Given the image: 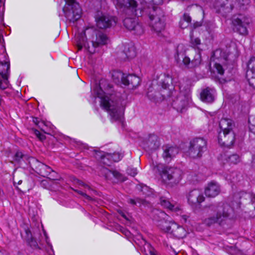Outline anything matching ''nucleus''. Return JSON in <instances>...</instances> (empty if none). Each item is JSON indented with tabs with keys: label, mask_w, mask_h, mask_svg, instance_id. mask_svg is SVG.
<instances>
[{
	"label": "nucleus",
	"mask_w": 255,
	"mask_h": 255,
	"mask_svg": "<svg viewBox=\"0 0 255 255\" xmlns=\"http://www.w3.org/2000/svg\"><path fill=\"white\" fill-rule=\"evenodd\" d=\"M112 89V85L106 80H101L95 90L101 99V107L109 112L113 120L123 123L124 110L121 103L120 94Z\"/></svg>",
	"instance_id": "f257e3e1"
},
{
	"label": "nucleus",
	"mask_w": 255,
	"mask_h": 255,
	"mask_svg": "<svg viewBox=\"0 0 255 255\" xmlns=\"http://www.w3.org/2000/svg\"><path fill=\"white\" fill-rule=\"evenodd\" d=\"M91 34V42L94 48L105 45L108 40L106 34L101 31L94 29L92 28H87L85 31L79 34L76 38L77 46L78 50L85 47L89 52L93 53L94 50L90 49L87 42L86 34Z\"/></svg>",
	"instance_id": "f03ea898"
},
{
	"label": "nucleus",
	"mask_w": 255,
	"mask_h": 255,
	"mask_svg": "<svg viewBox=\"0 0 255 255\" xmlns=\"http://www.w3.org/2000/svg\"><path fill=\"white\" fill-rule=\"evenodd\" d=\"M148 23L150 30L158 36H161L165 27V19L163 11L158 6L148 8Z\"/></svg>",
	"instance_id": "7ed1b4c3"
},
{
	"label": "nucleus",
	"mask_w": 255,
	"mask_h": 255,
	"mask_svg": "<svg viewBox=\"0 0 255 255\" xmlns=\"http://www.w3.org/2000/svg\"><path fill=\"white\" fill-rule=\"evenodd\" d=\"M209 209L213 211L215 214L209 215L203 220V223L208 227L216 223L221 225L222 222L230 216L233 211L229 205L223 203L211 205L209 206Z\"/></svg>",
	"instance_id": "20e7f679"
},
{
	"label": "nucleus",
	"mask_w": 255,
	"mask_h": 255,
	"mask_svg": "<svg viewBox=\"0 0 255 255\" xmlns=\"http://www.w3.org/2000/svg\"><path fill=\"white\" fill-rule=\"evenodd\" d=\"M179 93L176 90L171 92L170 97L172 106L178 112H184L188 104L190 94V86L188 84L180 82Z\"/></svg>",
	"instance_id": "39448f33"
},
{
	"label": "nucleus",
	"mask_w": 255,
	"mask_h": 255,
	"mask_svg": "<svg viewBox=\"0 0 255 255\" xmlns=\"http://www.w3.org/2000/svg\"><path fill=\"white\" fill-rule=\"evenodd\" d=\"M222 130L219 132L218 142L221 146L230 147L235 140V134L233 129L235 127L234 122L229 119H222L219 123Z\"/></svg>",
	"instance_id": "423d86ee"
},
{
	"label": "nucleus",
	"mask_w": 255,
	"mask_h": 255,
	"mask_svg": "<svg viewBox=\"0 0 255 255\" xmlns=\"http://www.w3.org/2000/svg\"><path fill=\"white\" fill-rule=\"evenodd\" d=\"M174 57L177 63L182 61L183 65L188 68H193L199 65L201 61V56L199 54H196L191 61L188 57L186 56L185 49L183 44L177 46Z\"/></svg>",
	"instance_id": "0eeeda50"
},
{
	"label": "nucleus",
	"mask_w": 255,
	"mask_h": 255,
	"mask_svg": "<svg viewBox=\"0 0 255 255\" xmlns=\"http://www.w3.org/2000/svg\"><path fill=\"white\" fill-rule=\"evenodd\" d=\"M207 149V141L203 137H196L190 142L189 155L193 158L200 157Z\"/></svg>",
	"instance_id": "6e6552de"
},
{
	"label": "nucleus",
	"mask_w": 255,
	"mask_h": 255,
	"mask_svg": "<svg viewBox=\"0 0 255 255\" xmlns=\"http://www.w3.org/2000/svg\"><path fill=\"white\" fill-rule=\"evenodd\" d=\"M67 6L64 8L65 15L70 22H74L80 18L82 10L76 0H65Z\"/></svg>",
	"instance_id": "1a4fd4ad"
},
{
	"label": "nucleus",
	"mask_w": 255,
	"mask_h": 255,
	"mask_svg": "<svg viewBox=\"0 0 255 255\" xmlns=\"http://www.w3.org/2000/svg\"><path fill=\"white\" fill-rule=\"evenodd\" d=\"M251 22V19L249 17L242 15L234 17L232 20L234 30L243 35L248 34V28Z\"/></svg>",
	"instance_id": "9d476101"
},
{
	"label": "nucleus",
	"mask_w": 255,
	"mask_h": 255,
	"mask_svg": "<svg viewBox=\"0 0 255 255\" xmlns=\"http://www.w3.org/2000/svg\"><path fill=\"white\" fill-rule=\"evenodd\" d=\"M166 78L167 79V84H165L164 87L162 86L160 91H154V96H152V91L148 89L147 96L150 100L156 103L170 97L172 91L167 89V86L169 85V80L170 82H172V78L169 75H167Z\"/></svg>",
	"instance_id": "9b49d317"
},
{
	"label": "nucleus",
	"mask_w": 255,
	"mask_h": 255,
	"mask_svg": "<svg viewBox=\"0 0 255 255\" xmlns=\"http://www.w3.org/2000/svg\"><path fill=\"white\" fill-rule=\"evenodd\" d=\"M117 8H124L126 15L134 16L136 14L137 3L134 0H111Z\"/></svg>",
	"instance_id": "f8f14e48"
},
{
	"label": "nucleus",
	"mask_w": 255,
	"mask_h": 255,
	"mask_svg": "<svg viewBox=\"0 0 255 255\" xmlns=\"http://www.w3.org/2000/svg\"><path fill=\"white\" fill-rule=\"evenodd\" d=\"M118 21L117 17L107 14L98 15L96 17L97 26L102 29L114 27Z\"/></svg>",
	"instance_id": "ddd939ff"
},
{
	"label": "nucleus",
	"mask_w": 255,
	"mask_h": 255,
	"mask_svg": "<svg viewBox=\"0 0 255 255\" xmlns=\"http://www.w3.org/2000/svg\"><path fill=\"white\" fill-rule=\"evenodd\" d=\"M182 171L178 168L166 167L163 168L161 176L171 183L177 184L182 179Z\"/></svg>",
	"instance_id": "4468645a"
},
{
	"label": "nucleus",
	"mask_w": 255,
	"mask_h": 255,
	"mask_svg": "<svg viewBox=\"0 0 255 255\" xmlns=\"http://www.w3.org/2000/svg\"><path fill=\"white\" fill-rule=\"evenodd\" d=\"M10 64L7 62L0 61V89L5 90L9 86L8 77Z\"/></svg>",
	"instance_id": "2eb2a0df"
},
{
	"label": "nucleus",
	"mask_w": 255,
	"mask_h": 255,
	"mask_svg": "<svg viewBox=\"0 0 255 255\" xmlns=\"http://www.w3.org/2000/svg\"><path fill=\"white\" fill-rule=\"evenodd\" d=\"M125 27L136 35H140L143 32V28L136 17H127L123 20Z\"/></svg>",
	"instance_id": "dca6fc26"
},
{
	"label": "nucleus",
	"mask_w": 255,
	"mask_h": 255,
	"mask_svg": "<svg viewBox=\"0 0 255 255\" xmlns=\"http://www.w3.org/2000/svg\"><path fill=\"white\" fill-rule=\"evenodd\" d=\"M187 199L189 204L194 207L203 202L205 198L201 190L195 189L189 192L187 195Z\"/></svg>",
	"instance_id": "f3484780"
},
{
	"label": "nucleus",
	"mask_w": 255,
	"mask_h": 255,
	"mask_svg": "<svg viewBox=\"0 0 255 255\" xmlns=\"http://www.w3.org/2000/svg\"><path fill=\"white\" fill-rule=\"evenodd\" d=\"M96 156L97 158H100L104 164L109 165V163L106 161V159L111 161L118 162L123 157V154L119 152L110 153L97 151L96 152Z\"/></svg>",
	"instance_id": "a211bd4d"
},
{
	"label": "nucleus",
	"mask_w": 255,
	"mask_h": 255,
	"mask_svg": "<svg viewBox=\"0 0 255 255\" xmlns=\"http://www.w3.org/2000/svg\"><path fill=\"white\" fill-rule=\"evenodd\" d=\"M162 157L167 162H169L179 152V148L176 146L168 145L163 146Z\"/></svg>",
	"instance_id": "6ab92c4d"
},
{
	"label": "nucleus",
	"mask_w": 255,
	"mask_h": 255,
	"mask_svg": "<svg viewBox=\"0 0 255 255\" xmlns=\"http://www.w3.org/2000/svg\"><path fill=\"white\" fill-rule=\"evenodd\" d=\"M221 192L220 185L215 182H211L205 189V194L208 197L214 198Z\"/></svg>",
	"instance_id": "aec40b11"
},
{
	"label": "nucleus",
	"mask_w": 255,
	"mask_h": 255,
	"mask_svg": "<svg viewBox=\"0 0 255 255\" xmlns=\"http://www.w3.org/2000/svg\"><path fill=\"white\" fill-rule=\"evenodd\" d=\"M21 236L26 242L28 246L33 249L38 248V245L36 240L33 237L29 229L27 228L24 229L23 233H21Z\"/></svg>",
	"instance_id": "412c9836"
},
{
	"label": "nucleus",
	"mask_w": 255,
	"mask_h": 255,
	"mask_svg": "<svg viewBox=\"0 0 255 255\" xmlns=\"http://www.w3.org/2000/svg\"><path fill=\"white\" fill-rule=\"evenodd\" d=\"M159 203L163 207L173 212H176L181 210L180 206L178 204L171 203L169 199L165 196L160 197Z\"/></svg>",
	"instance_id": "4be33fe9"
},
{
	"label": "nucleus",
	"mask_w": 255,
	"mask_h": 255,
	"mask_svg": "<svg viewBox=\"0 0 255 255\" xmlns=\"http://www.w3.org/2000/svg\"><path fill=\"white\" fill-rule=\"evenodd\" d=\"M160 145L158 136L154 134H149L146 140L145 148L149 150H155Z\"/></svg>",
	"instance_id": "5701e85b"
},
{
	"label": "nucleus",
	"mask_w": 255,
	"mask_h": 255,
	"mask_svg": "<svg viewBox=\"0 0 255 255\" xmlns=\"http://www.w3.org/2000/svg\"><path fill=\"white\" fill-rule=\"evenodd\" d=\"M140 83L139 77L135 75L129 74L126 76L124 85L128 86L130 89L136 88Z\"/></svg>",
	"instance_id": "b1692460"
},
{
	"label": "nucleus",
	"mask_w": 255,
	"mask_h": 255,
	"mask_svg": "<svg viewBox=\"0 0 255 255\" xmlns=\"http://www.w3.org/2000/svg\"><path fill=\"white\" fill-rule=\"evenodd\" d=\"M215 91L213 89L207 88L201 93L200 96L202 101L206 103H212L214 101Z\"/></svg>",
	"instance_id": "393cba45"
},
{
	"label": "nucleus",
	"mask_w": 255,
	"mask_h": 255,
	"mask_svg": "<svg viewBox=\"0 0 255 255\" xmlns=\"http://www.w3.org/2000/svg\"><path fill=\"white\" fill-rule=\"evenodd\" d=\"M169 228L171 231L170 234L177 238H182L185 235L184 229L175 223H171V226Z\"/></svg>",
	"instance_id": "a878e982"
},
{
	"label": "nucleus",
	"mask_w": 255,
	"mask_h": 255,
	"mask_svg": "<svg viewBox=\"0 0 255 255\" xmlns=\"http://www.w3.org/2000/svg\"><path fill=\"white\" fill-rule=\"evenodd\" d=\"M112 78L114 82L118 84H124V81L125 80V74L120 71L115 70L112 73Z\"/></svg>",
	"instance_id": "bb28decb"
},
{
	"label": "nucleus",
	"mask_w": 255,
	"mask_h": 255,
	"mask_svg": "<svg viewBox=\"0 0 255 255\" xmlns=\"http://www.w3.org/2000/svg\"><path fill=\"white\" fill-rule=\"evenodd\" d=\"M39 166L40 174L44 177L48 176L51 172H54L50 167L44 164L40 163Z\"/></svg>",
	"instance_id": "cd10ccee"
},
{
	"label": "nucleus",
	"mask_w": 255,
	"mask_h": 255,
	"mask_svg": "<svg viewBox=\"0 0 255 255\" xmlns=\"http://www.w3.org/2000/svg\"><path fill=\"white\" fill-rule=\"evenodd\" d=\"M190 24H192L191 18L188 14L185 13L183 16L182 19L180 21V26L182 28H184Z\"/></svg>",
	"instance_id": "c85d7f7f"
},
{
	"label": "nucleus",
	"mask_w": 255,
	"mask_h": 255,
	"mask_svg": "<svg viewBox=\"0 0 255 255\" xmlns=\"http://www.w3.org/2000/svg\"><path fill=\"white\" fill-rule=\"evenodd\" d=\"M160 223L158 225L160 229L163 230V231L170 233H171V229L170 227L171 226V223H173V222H167L166 221L164 220H161Z\"/></svg>",
	"instance_id": "c756f323"
},
{
	"label": "nucleus",
	"mask_w": 255,
	"mask_h": 255,
	"mask_svg": "<svg viewBox=\"0 0 255 255\" xmlns=\"http://www.w3.org/2000/svg\"><path fill=\"white\" fill-rule=\"evenodd\" d=\"M246 78L249 85L255 89V74H253L251 71H247Z\"/></svg>",
	"instance_id": "7c9ffc66"
},
{
	"label": "nucleus",
	"mask_w": 255,
	"mask_h": 255,
	"mask_svg": "<svg viewBox=\"0 0 255 255\" xmlns=\"http://www.w3.org/2000/svg\"><path fill=\"white\" fill-rule=\"evenodd\" d=\"M104 172L106 174V177L108 176L110 177L113 176L118 179H120L121 177V174L117 171H111L109 170L107 168L104 169Z\"/></svg>",
	"instance_id": "2f4dec72"
},
{
	"label": "nucleus",
	"mask_w": 255,
	"mask_h": 255,
	"mask_svg": "<svg viewBox=\"0 0 255 255\" xmlns=\"http://www.w3.org/2000/svg\"><path fill=\"white\" fill-rule=\"evenodd\" d=\"M125 53L128 59L133 58L136 56L135 50L133 46H131L128 49H126Z\"/></svg>",
	"instance_id": "473e14b6"
},
{
	"label": "nucleus",
	"mask_w": 255,
	"mask_h": 255,
	"mask_svg": "<svg viewBox=\"0 0 255 255\" xmlns=\"http://www.w3.org/2000/svg\"><path fill=\"white\" fill-rule=\"evenodd\" d=\"M228 161L231 163L237 164L240 161V157L237 154H233L228 157Z\"/></svg>",
	"instance_id": "72a5a7b5"
},
{
	"label": "nucleus",
	"mask_w": 255,
	"mask_h": 255,
	"mask_svg": "<svg viewBox=\"0 0 255 255\" xmlns=\"http://www.w3.org/2000/svg\"><path fill=\"white\" fill-rule=\"evenodd\" d=\"M247 71H251L253 74H255V58H251L248 64Z\"/></svg>",
	"instance_id": "f704fd0d"
},
{
	"label": "nucleus",
	"mask_w": 255,
	"mask_h": 255,
	"mask_svg": "<svg viewBox=\"0 0 255 255\" xmlns=\"http://www.w3.org/2000/svg\"><path fill=\"white\" fill-rule=\"evenodd\" d=\"M27 156L26 155L23 154L21 152L17 151L16 152V153L14 154L13 157V159L17 162H20L21 159L26 158Z\"/></svg>",
	"instance_id": "c9c22d12"
},
{
	"label": "nucleus",
	"mask_w": 255,
	"mask_h": 255,
	"mask_svg": "<svg viewBox=\"0 0 255 255\" xmlns=\"http://www.w3.org/2000/svg\"><path fill=\"white\" fill-rule=\"evenodd\" d=\"M144 202L145 201L143 199L138 198H136L135 199H130L128 200V203L132 205H136L137 204H139V205L143 204Z\"/></svg>",
	"instance_id": "e433bc0d"
},
{
	"label": "nucleus",
	"mask_w": 255,
	"mask_h": 255,
	"mask_svg": "<svg viewBox=\"0 0 255 255\" xmlns=\"http://www.w3.org/2000/svg\"><path fill=\"white\" fill-rule=\"evenodd\" d=\"M140 190L141 192H142L143 194L145 195H149L151 193L150 188L146 185H140Z\"/></svg>",
	"instance_id": "4c0bfd02"
},
{
	"label": "nucleus",
	"mask_w": 255,
	"mask_h": 255,
	"mask_svg": "<svg viewBox=\"0 0 255 255\" xmlns=\"http://www.w3.org/2000/svg\"><path fill=\"white\" fill-rule=\"evenodd\" d=\"M75 192L77 193L78 194L82 195L83 197H84L86 199H87L88 201H91L93 200L92 197H91L90 196L87 195L85 192H83L80 190H76L72 189Z\"/></svg>",
	"instance_id": "58836bf2"
},
{
	"label": "nucleus",
	"mask_w": 255,
	"mask_h": 255,
	"mask_svg": "<svg viewBox=\"0 0 255 255\" xmlns=\"http://www.w3.org/2000/svg\"><path fill=\"white\" fill-rule=\"evenodd\" d=\"M74 182L75 183L84 187V188L88 189L89 190H91V187L88 185L84 183L83 181L79 180L78 179H75L74 180Z\"/></svg>",
	"instance_id": "ea45409f"
},
{
	"label": "nucleus",
	"mask_w": 255,
	"mask_h": 255,
	"mask_svg": "<svg viewBox=\"0 0 255 255\" xmlns=\"http://www.w3.org/2000/svg\"><path fill=\"white\" fill-rule=\"evenodd\" d=\"M215 68H216L217 71L219 74H220L221 75H223L224 73V70L222 67V66L221 64L219 63H215Z\"/></svg>",
	"instance_id": "a19ab883"
},
{
	"label": "nucleus",
	"mask_w": 255,
	"mask_h": 255,
	"mask_svg": "<svg viewBox=\"0 0 255 255\" xmlns=\"http://www.w3.org/2000/svg\"><path fill=\"white\" fill-rule=\"evenodd\" d=\"M128 173L132 176H134L137 174V170L135 168H128L127 169Z\"/></svg>",
	"instance_id": "79ce46f5"
},
{
	"label": "nucleus",
	"mask_w": 255,
	"mask_h": 255,
	"mask_svg": "<svg viewBox=\"0 0 255 255\" xmlns=\"http://www.w3.org/2000/svg\"><path fill=\"white\" fill-rule=\"evenodd\" d=\"M37 127L43 131H44L45 133H46L45 132V128L47 127V125L46 124V123L44 121H41L37 126Z\"/></svg>",
	"instance_id": "37998d69"
},
{
	"label": "nucleus",
	"mask_w": 255,
	"mask_h": 255,
	"mask_svg": "<svg viewBox=\"0 0 255 255\" xmlns=\"http://www.w3.org/2000/svg\"><path fill=\"white\" fill-rule=\"evenodd\" d=\"M191 42L194 46H196L200 44V40L198 38H192Z\"/></svg>",
	"instance_id": "c03bdc74"
},
{
	"label": "nucleus",
	"mask_w": 255,
	"mask_h": 255,
	"mask_svg": "<svg viewBox=\"0 0 255 255\" xmlns=\"http://www.w3.org/2000/svg\"><path fill=\"white\" fill-rule=\"evenodd\" d=\"M240 6L248 5L249 3V0H237Z\"/></svg>",
	"instance_id": "a18cd8bd"
},
{
	"label": "nucleus",
	"mask_w": 255,
	"mask_h": 255,
	"mask_svg": "<svg viewBox=\"0 0 255 255\" xmlns=\"http://www.w3.org/2000/svg\"><path fill=\"white\" fill-rule=\"evenodd\" d=\"M32 121L34 123V124L37 126L41 121H40L37 118H33Z\"/></svg>",
	"instance_id": "49530a36"
},
{
	"label": "nucleus",
	"mask_w": 255,
	"mask_h": 255,
	"mask_svg": "<svg viewBox=\"0 0 255 255\" xmlns=\"http://www.w3.org/2000/svg\"><path fill=\"white\" fill-rule=\"evenodd\" d=\"M22 183L21 180H18L14 177L13 178V183L14 184H17L18 185H20Z\"/></svg>",
	"instance_id": "de8ad7c7"
},
{
	"label": "nucleus",
	"mask_w": 255,
	"mask_h": 255,
	"mask_svg": "<svg viewBox=\"0 0 255 255\" xmlns=\"http://www.w3.org/2000/svg\"><path fill=\"white\" fill-rule=\"evenodd\" d=\"M41 141H43L45 139L46 136L44 134L42 133H40V134L39 135L38 137Z\"/></svg>",
	"instance_id": "09e8293b"
},
{
	"label": "nucleus",
	"mask_w": 255,
	"mask_h": 255,
	"mask_svg": "<svg viewBox=\"0 0 255 255\" xmlns=\"http://www.w3.org/2000/svg\"><path fill=\"white\" fill-rule=\"evenodd\" d=\"M201 25V23L200 22H196L193 23L194 28H196L199 27Z\"/></svg>",
	"instance_id": "8fccbe9b"
},
{
	"label": "nucleus",
	"mask_w": 255,
	"mask_h": 255,
	"mask_svg": "<svg viewBox=\"0 0 255 255\" xmlns=\"http://www.w3.org/2000/svg\"><path fill=\"white\" fill-rule=\"evenodd\" d=\"M250 130L255 134V126L252 125L250 127Z\"/></svg>",
	"instance_id": "3c124183"
},
{
	"label": "nucleus",
	"mask_w": 255,
	"mask_h": 255,
	"mask_svg": "<svg viewBox=\"0 0 255 255\" xmlns=\"http://www.w3.org/2000/svg\"><path fill=\"white\" fill-rule=\"evenodd\" d=\"M49 180H50V181L51 182V183L53 184H57V180H55L54 179H52L51 178H49Z\"/></svg>",
	"instance_id": "603ef678"
},
{
	"label": "nucleus",
	"mask_w": 255,
	"mask_h": 255,
	"mask_svg": "<svg viewBox=\"0 0 255 255\" xmlns=\"http://www.w3.org/2000/svg\"><path fill=\"white\" fill-rule=\"evenodd\" d=\"M34 134L36 135L37 137H38L39 135L40 134V131L37 129H35L34 130Z\"/></svg>",
	"instance_id": "864d4df0"
},
{
	"label": "nucleus",
	"mask_w": 255,
	"mask_h": 255,
	"mask_svg": "<svg viewBox=\"0 0 255 255\" xmlns=\"http://www.w3.org/2000/svg\"><path fill=\"white\" fill-rule=\"evenodd\" d=\"M34 134L36 135L37 137H38L39 135L40 134V131L37 129H35L34 130Z\"/></svg>",
	"instance_id": "5fc2aeb1"
},
{
	"label": "nucleus",
	"mask_w": 255,
	"mask_h": 255,
	"mask_svg": "<svg viewBox=\"0 0 255 255\" xmlns=\"http://www.w3.org/2000/svg\"><path fill=\"white\" fill-rule=\"evenodd\" d=\"M159 214H160V216L163 218H164V216H165L166 215V214L163 212H160Z\"/></svg>",
	"instance_id": "6e6d98bb"
},
{
	"label": "nucleus",
	"mask_w": 255,
	"mask_h": 255,
	"mask_svg": "<svg viewBox=\"0 0 255 255\" xmlns=\"http://www.w3.org/2000/svg\"><path fill=\"white\" fill-rule=\"evenodd\" d=\"M153 1L154 2L155 1L156 2H158L159 4L161 3L162 2V0H153Z\"/></svg>",
	"instance_id": "4d7b16f0"
},
{
	"label": "nucleus",
	"mask_w": 255,
	"mask_h": 255,
	"mask_svg": "<svg viewBox=\"0 0 255 255\" xmlns=\"http://www.w3.org/2000/svg\"><path fill=\"white\" fill-rule=\"evenodd\" d=\"M149 255H156L154 251H150Z\"/></svg>",
	"instance_id": "13d9d810"
},
{
	"label": "nucleus",
	"mask_w": 255,
	"mask_h": 255,
	"mask_svg": "<svg viewBox=\"0 0 255 255\" xmlns=\"http://www.w3.org/2000/svg\"><path fill=\"white\" fill-rule=\"evenodd\" d=\"M47 182V181L46 180H43L41 182V184L43 185H45Z\"/></svg>",
	"instance_id": "bf43d9fd"
},
{
	"label": "nucleus",
	"mask_w": 255,
	"mask_h": 255,
	"mask_svg": "<svg viewBox=\"0 0 255 255\" xmlns=\"http://www.w3.org/2000/svg\"><path fill=\"white\" fill-rule=\"evenodd\" d=\"M0 255H4V254L1 251H0Z\"/></svg>",
	"instance_id": "052dcab7"
},
{
	"label": "nucleus",
	"mask_w": 255,
	"mask_h": 255,
	"mask_svg": "<svg viewBox=\"0 0 255 255\" xmlns=\"http://www.w3.org/2000/svg\"><path fill=\"white\" fill-rule=\"evenodd\" d=\"M154 95H155L154 91H152V96H154Z\"/></svg>",
	"instance_id": "680f3d73"
},
{
	"label": "nucleus",
	"mask_w": 255,
	"mask_h": 255,
	"mask_svg": "<svg viewBox=\"0 0 255 255\" xmlns=\"http://www.w3.org/2000/svg\"><path fill=\"white\" fill-rule=\"evenodd\" d=\"M1 38H2V37H1V35L0 34V42H1Z\"/></svg>",
	"instance_id": "e2e57ef3"
}]
</instances>
